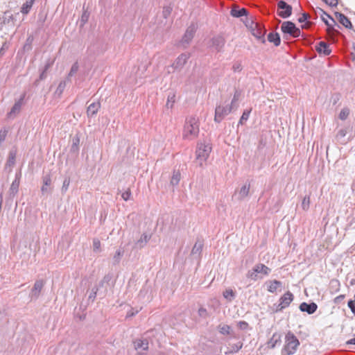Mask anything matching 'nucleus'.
Here are the masks:
<instances>
[{
	"instance_id": "nucleus-1",
	"label": "nucleus",
	"mask_w": 355,
	"mask_h": 355,
	"mask_svg": "<svg viewBox=\"0 0 355 355\" xmlns=\"http://www.w3.org/2000/svg\"><path fill=\"white\" fill-rule=\"evenodd\" d=\"M199 134V121L195 116L187 117L182 131V138L185 140H192Z\"/></svg>"
},
{
	"instance_id": "nucleus-2",
	"label": "nucleus",
	"mask_w": 355,
	"mask_h": 355,
	"mask_svg": "<svg viewBox=\"0 0 355 355\" xmlns=\"http://www.w3.org/2000/svg\"><path fill=\"white\" fill-rule=\"evenodd\" d=\"M300 345V342L297 337L291 332L286 335V344L282 349L283 355L294 354Z\"/></svg>"
},
{
	"instance_id": "nucleus-3",
	"label": "nucleus",
	"mask_w": 355,
	"mask_h": 355,
	"mask_svg": "<svg viewBox=\"0 0 355 355\" xmlns=\"http://www.w3.org/2000/svg\"><path fill=\"white\" fill-rule=\"evenodd\" d=\"M211 151V147L209 144H198L196 151V159L200 167L203 166V164L208 159Z\"/></svg>"
},
{
	"instance_id": "nucleus-4",
	"label": "nucleus",
	"mask_w": 355,
	"mask_h": 355,
	"mask_svg": "<svg viewBox=\"0 0 355 355\" xmlns=\"http://www.w3.org/2000/svg\"><path fill=\"white\" fill-rule=\"evenodd\" d=\"M197 30V26L191 24L186 30L181 40L179 42V46L187 49L191 42Z\"/></svg>"
},
{
	"instance_id": "nucleus-5",
	"label": "nucleus",
	"mask_w": 355,
	"mask_h": 355,
	"mask_svg": "<svg viewBox=\"0 0 355 355\" xmlns=\"http://www.w3.org/2000/svg\"><path fill=\"white\" fill-rule=\"evenodd\" d=\"M281 30L284 34H288L294 37H297L300 35V29L295 26V24L292 21H284L282 23Z\"/></svg>"
},
{
	"instance_id": "nucleus-6",
	"label": "nucleus",
	"mask_w": 355,
	"mask_h": 355,
	"mask_svg": "<svg viewBox=\"0 0 355 355\" xmlns=\"http://www.w3.org/2000/svg\"><path fill=\"white\" fill-rule=\"evenodd\" d=\"M234 108L231 105L222 106L218 105L215 110L214 121L220 123L225 116L228 115Z\"/></svg>"
},
{
	"instance_id": "nucleus-7",
	"label": "nucleus",
	"mask_w": 355,
	"mask_h": 355,
	"mask_svg": "<svg viewBox=\"0 0 355 355\" xmlns=\"http://www.w3.org/2000/svg\"><path fill=\"white\" fill-rule=\"evenodd\" d=\"M293 300V295L290 291H287L280 297L279 303L277 305L275 311H281L288 307Z\"/></svg>"
},
{
	"instance_id": "nucleus-8",
	"label": "nucleus",
	"mask_w": 355,
	"mask_h": 355,
	"mask_svg": "<svg viewBox=\"0 0 355 355\" xmlns=\"http://www.w3.org/2000/svg\"><path fill=\"white\" fill-rule=\"evenodd\" d=\"M251 28H252V35L256 38L261 40V42L262 43H264L265 42L264 35L266 33L265 28H263L262 26L259 24L258 23H254V22H252Z\"/></svg>"
},
{
	"instance_id": "nucleus-9",
	"label": "nucleus",
	"mask_w": 355,
	"mask_h": 355,
	"mask_svg": "<svg viewBox=\"0 0 355 355\" xmlns=\"http://www.w3.org/2000/svg\"><path fill=\"white\" fill-rule=\"evenodd\" d=\"M190 58V54L187 53H181L172 64L171 67L175 70H181Z\"/></svg>"
},
{
	"instance_id": "nucleus-10",
	"label": "nucleus",
	"mask_w": 355,
	"mask_h": 355,
	"mask_svg": "<svg viewBox=\"0 0 355 355\" xmlns=\"http://www.w3.org/2000/svg\"><path fill=\"white\" fill-rule=\"evenodd\" d=\"M278 8L282 10L280 12H279L278 15L282 18H288L290 17L292 14V7L287 4L284 1H280L278 3Z\"/></svg>"
},
{
	"instance_id": "nucleus-11",
	"label": "nucleus",
	"mask_w": 355,
	"mask_h": 355,
	"mask_svg": "<svg viewBox=\"0 0 355 355\" xmlns=\"http://www.w3.org/2000/svg\"><path fill=\"white\" fill-rule=\"evenodd\" d=\"M225 43V40L223 36L217 35L211 40L210 46L214 48L217 52L221 51Z\"/></svg>"
},
{
	"instance_id": "nucleus-12",
	"label": "nucleus",
	"mask_w": 355,
	"mask_h": 355,
	"mask_svg": "<svg viewBox=\"0 0 355 355\" xmlns=\"http://www.w3.org/2000/svg\"><path fill=\"white\" fill-rule=\"evenodd\" d=\"M43 185L41 188V192L43 195L49 194L52 192L51 178L49 174L45 175L42 178Z\"/></svg>"
},
{
	"instance_id": "nucleus-13",
	"label": "nucleus",
	"mask_w": 355,
	"mask_h": 355,
	"mask_svg": "<svg viewBox=\"0 0 355 355\" xmlns=\"http://www.w3.org/2000/svg\"><path fill=\"white\" fill-rule=\"evenodd\" d=\"M318 306L315 303L311 302L310 304H307L306 302H302L300 305V309L302 312H306L309 314L313 313L317 310Z\"/></svg>"
},
{
	"instance_id": "nucleus-14",
	"label": "nucleus",
	"mask_w": 355,
	"mask_h": 355,
	"mask_svg": "<svg viewBox=\"0 0 355 355\" xmlns=\"http://www.w3.org/2000/svg\"><path fill=\"white\" fill-rule=\"evenodd\" d=\"M19 179L20 175L17 174L15 176V179L12 182L11 186L10 187L9 196L12 198H13L18 192L19 186Z\"/></svg>"
},
{
	"instance_id": "nucleus-15",
	"label": "nucleus",
	"mask_w": 355,
	"mask_h": 355,
	"mask_svg": "<svg viewBox=\"0 0 355 355\" xmlns=\"http://www.w3.org/2000/svg\"><path fill=\"white\" fill-rule=\"evenodd\" d=\"M151 235L146 233L141 234V237L135 243V248L138 249L143 248L150 239Z\"/></svg>"
},
{
	"instance_id": "nucleus-16",
	"label": "nucleus",
	"mask_w": 355,
	"mask_h": 355,
	"mask_svg": "<svg viewBox=\"0 0 355 355\" xmlns=\"http://www.w3.org/2000/svg\"><path fill=\"white\" fill-rule=\"evenodd\" d=\"M44 285V282L43 280H37L35 282L33 288L31 290V295L32 297H35L37 298L40 295V293Z\"/></svg>"
},
{
	"instance_id": "nucleus-17",
	"label": "nucleus",
	"mask_w": 355,
	"mask_h": 355,
	"mask_svg": "<svg viewBox=\"0 0 355 355\" xmlns=\"http://www.w3.org/2000/svg\"><path fill=\"white\" fill-rule=\"evenodd\" d=\"M230 14L234 17H241L248 15V10L244 8H239L238 6H234L230 11Z\"/></svg>"
},
{
	"instance_id": "nucleus-18",
	"label": "nucleus",
	"mask_w": 355,
	"mask_h": 355,
	"mask_svg": "<svg viewBox=\"0 0 355 355\" xmlns=\"http://www.w3.org/2000/svg\"><path fill=\"white\" fill-rule=\"evenodd\" d=\"M281 343V336L277 333L274 334L271 338L267 342V347L274 349Z\"/></svg>"
},
{
	"instance_id": "nucleus-19",
	"label": "nucleus",
	"mask_w": 355,
	"mask_h": 355,
	"mask_svg": "<svg viewBox=\"0 0 355 355\" xmlns=\"http://www.w3.org/2000/svg\"><path fill=\"white\" fill-rule=\"evenodd\" d=\"M316 50L320 54H323L324 55H328L331 52L329 46L324 42H320L316 46Z\"/></svg>"
},
{
	"instance_id": "nucleus-20",
	"label": "nucleus",
	"mask_w": 355,
	"mask_h": 355,
	"mask_svg": "<svg viewBox=\"0 0 355 355\" xmlns=\"http://www.w3.org/2000/svg\"><path fill=\"white\" fill-rule=\"evenodd\" d=\"M335 15L338 21L347 28H352V25L349 19L343 14L336 12Z\"/></svg>"
},
{
	"instance_id": "nucleus-21",
	"label": "nucleus",
	"mask_w": 355,
	"mask_h": 355,
	"mask_svg": "<svg viewBox=\"0 0 355 355\" xmlns=\"http://www.w3.org/2000/svg\"><path fill=\"white\" fill-rule=\"evenodd\" d=\"M101 107L99 102H94L91 103L87 109V114L89 117H92L96 115Z\"/></svg>"
},
{
	"instance_id": "nucleus-22",
	"label": "nucleus",
	"mask_w": 355,
	"mask_h": 355,
	"mask_svg": "<svg viewBox=\"0 0 355 355\" xmlns=\"http://www.w3.org/2000/svg\"><path fill=\"white\" fill-rule=\"evenodd\" d=\"M268 286V291L270 293H275L279 287L282 286V283L278 280L268 281L266 282Z\"/></svg>"
},
{
	"instance_id": "nucleus-23",
	"label": "nucleus",
	"mask_w": 355,
	"mask_h": 355,
	"mask_svg": "<svg viewBox=\"0 0 355 355\" xmlns=\"http://www.w3.org/2000/svg\"><path fill=\"white\" fill-rule=\"evenodd\" d=\"M250 184L245 183L239 190L238 193V198L239 200H243L246 198L250 193Z\"/></svg>"
},
{
	"instance_id": "nucleus-24",
	"label": "nucleus",
	"mask_w": 355,
	"mask_h": 355,
	"mask_svg": "<svg viewBox=\"0 0 355 355\" xmlns=\"http://www.w3.org/2000/svg\"><path fill=\"white\" fill-rule=\"evenodd\" d=\"M322 12H323V14L324 15H326V17L329 19L330 21L327 19L325 18L324 16H322V20L324 21V23L328 27V31H329L330 30L333 29V27L334 25H336V21L328 14H327L325 12H324L323 10H322Z\"/></svg>"
},
{
	"instance_id": "nucleus-25",
	"label": "nucleus",
	"mask_w": 355,
	"mask_h": 355,
	"mask_svg": "<svg viewBox=\"0 0 355 355\" xmlns=\"http://www.w3.org/2000/svg\"><path fill=\"white\" fill-rule=\"evenodd\" d=\"M254 267L255 268V271L257 272L258 274L260 273L263 275H268L271 271L270 268L263 263H258Z\"/></svg>"
},
{
	"instance_id": "nucleus-26",
	"label": "nucleus",
	"mask_w": 355,
	"mask_h": 355,
	"mask_svg": "<svg viewBox=\"0 0 355 355\" xmlns=\"http://www.w3.org/2000/svg\"><path fill=\"white\" fill-rule=\"evenodd\" d=\"M22 100H23V98H21L19 101H18L17 102H16L14 104V105L11 108V110L8 114L9 117H14V116H15V115L17 113L19 112V111L21 110V101H22Z\"/></svg>"
},
{
	"instance_id": "nucleus-27",
	"label": "nucleus",
	"mask_w": 355,
	"mask_h": 355,
	"mask_svg": "<svg viewBox=\"0 0 355 355\" xmlns=\"http://www.w3.org/2000/svg\"><path fill=\"white\" fill-rule=\"evenodd\" d=\"M203 248V243L202 241L198 240L195 243L192 250H191V254L195 256H199Z\"/></svg>"
},
{
	"instance_id": "nucleus-28",
	"label": "nucleus",
	"mask_w": 355,
	"mask_h": 355,
	"mask_svg": "<svg viewBox=\"0 0 355 355\" xmlns=\"http://www.w3.org/2000/svg\"><path fill=\"white\" fill-rule=\"evenodd\" d=\"M135 347L136 349L146 350L148 348V342L147 340L138 339L135 342Z\"/></svg>"
},
{
	"instance_id": "nucleus-29",
	"label": "nucleus",
	"mask_w": 355,
	"mask_h": 355,
	"mask_svg": "<svg viewBox=\"0 0 355 355\" xmlns=\"http://www.w3.org/2000/svg\"><path fill=\"white\" fill-rule=\"evenodd\" d=\"M224 298L228 302H232L236 297V293L231 288L226 289L223 293Z\"/></svg>"
},
{
	"instance_id": "nucleus-30",
	"label": "nucleus",
	"mask_w": 355,
	"mask_h": 355,
	"mask_svg": "<svg viewBox=\"0 0 355 355\" xmlns=\"http://www.w3.org/2000/svg\"><path fill=\"white\" fill-rule=\"evenodd\" d=\"M34 1L35 0H26L25 3H23L21 8V12L24 15L28 14L30 12Z\"/></svg>"
},
{
	"instance_id": "nucleus-31",
	"label": "nucleus",
	"mask_w": 355,
	"mask_h": 355,
	"mask_svg": "<svg viewBox=\"0 0 355 355\" xmlns=\"http://www.w3.org/2000/svg\"><path fill=\"white\" fill-rule=\"evenodd\" d=\"M268 40L270 42H272L275 44V46H277L279 45L280 44V37H279V35L278 33H270L268 34Z\"/></svg>"
},
{
	"instance_id": "nucleus-32",
	"label": "nucleus",
	"mask_w": 355,
	"mask_h": 355,
	"mask_svg": "<svg viewBox=\"0 0 355 355\" xmlns=\"http://www.w3.org/2000/svg\"><path fill=\"white\" fill-rule=\"evenodd\" d=\"M16 151L10 150L6 162V167L12 168L15 164Z\"/></svg>"
},
{
	"instance_id": "nucleus-33",
	"label": "nucleus",
	"mask_w": 355,
	"mask_h": 355,
	"mask_svg": "<svg viewBox=\"0 0 355 355\" xmlns=\"http://www.w3.org/2000/svg\"><path fill=\"white\" fill-rule=\"evenodd\" d=\"M3 23L4 24H7L10 26L14 25V18L10 12H6L4 13Z\"/></svg>"
},
{
	"instance_id": "nucleus-34",
	"label": "nucleus",
	"mask_w": 355,
	"mask_h": 355,
	"mask_svg": "<svg viewBox=\"0 0 355 355\" xmlns=\"http://www.w3.org/2000/svg\"><path fill=\"white\" fill-rule=\"evenodd\" d=\"M311 204V200H310V195H306L304 197L302 201V209L304 211H308L310 207Z\"/></svg>"
},
{
	"instance_id": "nucleus-35",
	"label": "nucleus",
	"mask_w": 355,
	"mask_h": 355,
	"mask_svg": "<svg viewBox=\"0 0 355 355\" xmlns=\"http://www.w3.org/2000/svg\"><path fill=\"white\" fill-rule=\"evenodd\" d=\"M241 92L239 90L236 89L234 94L233 98L231 102V106L234 107V109H236L238 107L237 101L239 100V98L241 96Z\"/></svg>"
},
{
	"instance_id": "nucleus-36",
	"label": "nucleus",
	"mask_w": 355,
	"mask_h": 355,
	"mask_svg": "<svg viewBox=\"0 0 355 355\" xmlns=\"http://www.w3.org/2000/svg\"><path fill=\"white\" fill-rule=\"evenodd\" d=\"M180 177H181L180 173L178 171H174L172 178H171V184L173 186L178 185L180 182Z\"/></svg>"
},
{
	"instance_id": "nucleus-37",
	"label": "nucleus",
	"mask_w": 355,
	"mask_h": 355,
	"mask_svg": "<svg viewBox=\"0 0 355 355\" xmlns=\"http://www.w3.org/2000/svg\"><path fill=\"white\" fill-rule=\"evenodd\" d=\"M89 17V13L86 10L83 11L79 22L80 28L83 27L84 25L88 21Z\"/></svg>"
},
{
	"instance_id": "nucleus-38",
	"label": "nucleus",
	"mask_w": 355,
	"mask_h": 355,
	"mask_svg": "<svg viewBox=\"0 0 355 355\" xmlns=\"http://www.w3.org/2000/svg\"><path fill=\"white\" fill-rule=\"evenodd\" d=\"M175 102V94L174 93H170L168 96L166 106L168 108H172Z\"/></svg>"
},
{
	"instance_id": "nucleus-39",
	"label": "nucleus",
	"mask_w": 355,
	"mask_h": 355,
	"mask_svg": "<svg viewBox=\"0 0 355 355\" xmlns=\"http://www.w3.org/2000/svg\"><path fill=\"white\" fill-rule=\"evenodd\" d=\"M247 277L252 280L256 281L258 279L259 276L257 272L255 271V268L253 267L251 270H248Z\"/></svg>"
},
{
	"instance_id": "nucleus-40",
	"label": "nucleus",
	"mask_w": 355,
	"mask_h": 355,
	"mask_svg": "<svg viewBox=\"0 0 355 355\" xmlns=\"http://www.w3.org/2000/svg\"><path fill=\"white\" fill-rule=\"evenodd\" d=\"M250 112H251V109L245 110L243 112V114L239 120V124L243 125L244 123V122L248 119Z\"/></svg>"
},
{
	"instance_id": "nucleus-41",
	"label": "nucleus",
	"mask_w": 355,
	"mask_h": 355,
	"mask_svg": "<svg viewBox=\"0 0 355 355\" xmlns=\"http://www.w3.org/2000/svg\"><path fill=\"white\" fill-rule=\"evenodd\" d=\"M219 332L223 335H228L230 334V327L229 325L225 324L223 326H219Z\"/></svg>"
},
{
	"instance_id": "nucleus-42",
	"label": "nucleus",
	"mask_w": 355,
	"mask_h": 355,
	"mask_svg": "<svg viewBox=\"0 0 355 355\" xmlns=\"http://www.w3.org/2000/svg\"><path fill=\"white\" fill-rule=\"evenodd\" d=\"M51 65V63L46 64V65L44 66V69H43V71H42V73L40 75V80H42L46 78V72L49 69Z\"/></svg>"
},
{
	"instance_id": "nucleus-43",
	"label": "nucleus",
	"mask_w": 355,
	"mask_h": 355,
	"mask_svg": "<svg viewBox=\"0 0 355 355\" xmlns=\"http://www.w3.org/2000/svg\"><path fill=\"white\" fill-rule=\"evenodd\" d=\"M79 66L78 62H75L71 66V68L70 69V71L69 73V77L73 76L78 70Z\"/></svg>"
},
{
	"instance_id": "nucleus-44",
	"label": "nucleus",
	"mask_w": 355,
	"mask_h": 355,
	"mask_svg": "<svg viewBox=\"0 0 355 355\" xmlns=\"http://www.w3.org/2000/svg\"><path fill=\"white\" fill-rule=\"evenodd\" d=\"M122 256L123 252L119 250H117L113 257L114 263H119Z\"/></svg>"
},
{
	"instance_id": "nucleus-45",
	"label": "nucleus",
	"mask_w": 355,
	"mask_h": 355,
	"mask_svg": "<svg viewBox=\"0 0 355 355\" xmlns=\"http://www.w3.org/2000/svg\"><path fill=\"white\" fill-rule=\"evenodd\" d=\"M70 184V179L69 178H67L64 180L62 187V191L66 192L69 188V186Z\"/></svg>"
},
{
	"instance_id": "nucleus-46",
	"label": "nucleus",
	"mask_w": 355,
	"mask_h": 355,
	"mask_svg": "<svg viewBox=\"0 0 355 355\" xmlns=\"http://www.w3.org/2000/svg\"><path fill=\"white\" fill-rule=\"evenodd\" d=\"M66 87V80L61 81L57 87L56 92L62 94Z\"/></svg>"
},
{
	"instance_id": "nucleus-47",
	"label": "nucleus",
	"mask_w": 355,
	"mask_h": 355,
	"mask_svg": "<svg viewBox=\"0 0 355 355\" xmlns=\"http://www.w3.org/2000/svg\"><path fill=\"white\" fill-rule=\"evenodd\" d=\"M172 11V8L171 6H164L163 8V16L164 18H167Z\"/></svg>"
},
{
	"instance_id": "nucleus-48",
	"label": "nucleus",
	"mask_w": 355,
	"mask_h": 355,
	"mask_svg": "<svg viewBox=\"0 0 355 355\" xmlns=\"http://www.w3.org/2000/svg\"><path fill=\"white\" fill-rule=\"evenodd\" d=\"M346 135H347V130L345 129H340L338 130V132L336 135V138L338 140H340L343 138H344L346 136Z\"/></svg>"
},
{
	"instance_id": "nucleus-49",
	"label": "nucleus",
	"mask_w": 355,
	"mask_h": 355,
	"mask_svg": "<svg viewBox=\"0 0 355 355\" xmlns=\"http://www.w3.org/2000/svg\"><path fill=\"white\" fill-rule=\"evenodd\" d=\"M93 248L94 251H98L101 248V242L98 239H94L93 240Z\"/></svg>"
},
{
	"instance_id": "nucleus-50",
	"label": "nucleus",
	"mask_w": 355,
	"mask_h": 355,
	"mask_svg": "<svg viewBox=\"0 0 355 355\" xmlns=\"http://www.w3.org/2000/svg\"><path fill=\"white\" fill-rule=\"evenodd\" d=\"M349 115V110H342L339 114V118L341 120H345L347 119V117Z\"/></svg>"
},
{
	"instance_id": "nucleus-51",
	"label": "nucleus",
	"mask_w": 355,
	"mask_h": 355,
	"mask_svg": "<svg viewBox=\"0 0 355 355\" xmlns=\"http://www.w3.org/2000/svg\"><path fill=\"white\" fill-rule=\"evenodd\" d=\"M78 144H79V139L78 138L73 139V144H72V146H71V150H73V151L78 150Z\"/></svg>"
},
{
	"instance_id": "nucleus-52",
	"label": "nucleus",
	"mask_w": 355,
	"mask_h": 355,
	"mask_svg": "<svg viewBox=\"0 0 355 355\" xmlns=\"http://www.w3.org/2000/svg\"><path fill=\"white\" fill-rule=\"evenodd\" d=\"M309 15L308 13H303L302 15V17H300L299 19H298V21L300 23H303L304 21H306L309 18Z\"/></svg>"
},
{
	"instance_id": "nucleus-53",
	"label": "nucleus",
	"mask_w": 355,
	"mask_h": 355,
	"mask_svg": "<svg viewBox=\"0 0 355 355\" xmlns=\"http://www.w3.org/2000/svg\"><path fill=\"white\" fill-rule=\"evenodd\" d=\"M324 1L327 4L329 5L330 6H336L338 3V0H322Z\"/></svg>"
},
{
	"instance_id": "nucleus-54",
	"label": "nucleus",
	"mask_w": 355,
	"mask_h": 355,
	"mask_svg": "<svg viewBox=\"0 0 355 355\" xmlns=\"http://www.w3.org/2000/svg\"><path fill=\"white\" fill-rule=\"evenodd\" d=\"M97 291H98V288H93L92 292L90 293L89 295V300H92V301L94 300L96 296V294H97Z\"/></svg>"
},
{
	"instance_id": "nucleus-55",
	"label": "nucleus",
	"mask_w": 355,
	"mask_h": 355,
	"mask_svg": "<svg viewBox=\"0 0 355 355\" xmlns=\"http://www.w3.org/2000/svg\"><path fill=\"white\" fill-rule=\"evenodd\" d=\"M238 327L241 329H246L248 327V324L245 321H240L238 323Z\"/></svg>"
},
{
	"instance_id": "nucleus-56",
	"label": "nucleus",
	"mask_w": 355,
	"mask_h": 355,
	"mask_svg": "<svg viewBox=\"0 0 355 355\" xmlns=\"http://www.w3.org/2000/svg\"><path fill=\"white\" fill-rule=\"evenodd\" d=\"M130 195H131V193H130V191L128 190V191H126L123 192V193H122V195H121V197H122V198H123L124 200L127 201V200L130 198Z\"/></svg>"
},
{
	"instance_id": "nucleus-57",
	"label": "nucleus",
	"mask_w": 355,
	"mask_h": 355,
	"mask_svg": "<svg viewBox=\"0 0 355 355\" xmlns=\"http://www.w3.org/2000/svg\"><path fill=\"white\" fill-rule=\"evenodd\" d=\"M348 306L353 313H355V304L353 300H349L348 302Z\"/></svg>"
},
{
	"instance_id": "nucleus-58",
	"label": "nucleus",
	"mask_w": 355,
	"mask_h": 355,
	"mask_svg": "<svg viewBox=\"0 0 355 355\" xmlns=\"http://www.w3.org/2000/svg\"><path fill=\"white\" fill-rule=\"evenodd\" d=\"M138 312H139L138 310H136L135 311H134L132 309H131L130 311L128 312L126 317L127 318L132 317L135 315H136Z\"/></svg>"
},
{
	"instance_id": "nucleus-59",
	"label": "nucleus",
	"mask_w": 355,
	"mask_h": 355,
	"mask_svg": "<svg viewBox=\"0 0 355 355\" xmlns=\"http://www.w3.org/2000/svg\"><path fill=\"white\" fill-rule=\"evenodd\" d=\"M344 298H345V295H340L337 296V297L334 299V302H335V303H339V302H341Z\"/></svg>"
},
{
	"instance_id": "nucleus-60",
	"label": "nucleus",
	"mask_w": 355,
	"mask_h": 355,
	"mask_svg": "<svg viewBox=\"0 0 355 355\" xmlns=\"http://www.w3.org/2000/svg\"><path fill=\"white\" fill-rule=\"evenodd\" d=\"M233 69L234 71H240L241 70V65L240 64H235L233 66Z\"/></svg>"
},
{
	"instance_id": "nucleus-61",
	"label": "nucleus",
	"mask_w": 355,
	"mask_h": 355,
	"mask_svg": "<svg viewBox=\"0 0 355 355\" xmlns=\"http://www.w3.org/2000/svg\"><path fill=\"white\" fill-rule=\"evenodd\" d=\"M199 315L202 316L207 313V310L204 308H200L198 310Z\"/></svg>"
},
{
	"instance_id": "nucleus-62",
	"label": "nucleus",
	"mask_w": 355,
	"mask_h": 355,
	"mask_svg": "<svg viewBox=\"0 0 355 355\" xmlns=\"http://www.w3.org/2000/svg\"><path fill=\"white\" fill-rule=\"evenodd\" d=\"M347 344L348 345H355V338L350 339L347 342Z\"/></svg>"
},
{
	"instance_id": "nucleus-63",
	"label": "nucleus",
	"mask_w": 355,
	"mask_h": 355,
	"mask_svg": "<svg viewBox=\"0 0 355 355\" xmlns=\"http://www.w3.org/2000/svg\"><path fill=\"white\" fill-rule=\"evenodd\" d=\"M103 282H102L100 283V286H103Z\"/></svg>"
}]
</instances>
